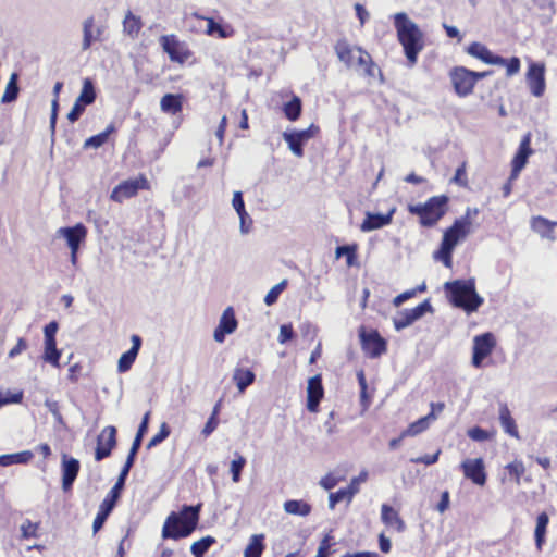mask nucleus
<instances>
[{"label":"nucleus","mask_w":557,"mask_h":557,"mask_svg":"<svg viewBox=\"0 0 557 557\" xmlns=\"http://www.w3.org/2000/svg\"><path fill=\"white\" fill-rule=\"evenodd\" d=\"M397 40L401 45L408 66L418 62L419 54L425 47L424 33L404 12L393 16Z\"/></svg>","instance_id":"nucleus-1"},{"label":"nucleus","mask_w":557,"mask_h":557,"mask_svg":"<svg viewBox=\"0 0 557 557\" xmlns=\"http://www.w3.org/2000/svg\"><path fill=\"white\" fill-rule=\"evenodd\" d=\"M202 505H184L180 512L172 511L162 527V537L180 540L189 536L197 528Z\"/></svg>","instance_id":"nucleus-2"},{"label":"nucleus","mask_w":557,"mask_h":557,"mask_svg":"<svg viewBox=\"0 0 557 557\" xmlns=\"http://www.w3.org/2000/svg\"><path fill=\"white\" fill-rule=\"evenodd\" d=\"M445 289L450 304L471 313L483 304V298L478 295L473 280H456L445 283Z\"/></svg>","instance_id":"nucleus-3"},{"label":"nucleus","mask_w":557,"mask_h":557,"mask_svg":"<svg viewBox=\"0 0 557 557\" xmlns=\"http://www.w3.org/2000/svg\"><path fill=\"white\" fill-rule=\"evenodd\" d=\"M448 203L449 197L443 194L432 196L423 203L408 205L407 210L419 218L422 227H434L447 213Z\"/></svg>","instance_id":"nucleus-4"},{"label":"nucleus","mask_w":557,"mask_h":557,"mask_svg":"<svg viewBox=\"0 0 557 557\" xmlns=\"http://www.w3.org/2000/svg\"><path fill=\"white\" fill-rule=\"evenodd\" d=\"M466 52L485 64L505 66L508 77L518 74L521 69V61L518 57L505 59L500 55H496L484 44L479 41H473L467 46Z\"/></svg>","instance_id":"nucleus-5"},{"label":"nucleus","mask_w":557,"mask_h":557,"mask_svg":"<svg viewBox=\"0 0 557 557\" xmlns=\"http://www.w3.org/2000/svg\"><path fill=\"white\" fill-rule=\"evenodd\" d=\"M492 71L475 72L466 66L458 65L450 69L448 77L454 92L459 98H466L473 94L476 83L491 75Z\"/></svg>","instance_id":"nucleus-6"},{"label":"nucleus","mask_w":557,"mask_h":557,"mask_svg":"<svg viewBox=\"0 0 557 557\" xmlns=\"http://www.w3.org/2000/svg\"><path fill=\"white\" fill-rule=\"evenodd\" d=\"M151 186L146 175L140 173L137 177L126 180L116 185L111 191L110 199L114 202H123L135 197L138 190H150Z\"/></svg>","instance_id":"nucleus-7"},{"label":"nucleus","mask_w":557,"mask_h":557,"mask_svg":"<svg viewBox=\"0 0 557 557\" xmlns=\"http://www.w3.org/2000/svg\"><path fill=\"white\" fill-rule=\"evenodd\" d=\"M160 44L172 62L184 64L193 55V51L188 48L187 44L178 40L174 34L161 36Z\"/></svg>","instance_id":"nucleus-8"},{"label":"nucleus","mask_w":557,"mask_h":557,"mask_svg":"<svg viewBox=\"0 0 557 557\" xmlns=\"http://www.w3.org/2000/svg\"><path fill=\"white\" fill-rule=\"evenodd\" d=\"M359 337L362 351L367 357L374 359L386 352L387 343L377 330L367 332L362 326L359 330Z\"/></svg>","instance_id":"nucleus-9"},{"label":"nucleus","mask_w":557,"mask_h":557,"mask_svg":"<svg viewBox=\"0 0 557 557\" xmlns=\"http://www.w3.org/2000/svg\"><path fill=\"white\" fill-rule=\"evenodd\" d=\"M319 132L320 127L311 124L306 129L283 133V139L296 157L302 158L305 154L304 145H306L311 138L315 137Z\"/></svg>","instance_id":"nucleus-10"},{"label":"nucleus","mask_w":557,"mask_h":557,"mask_svg":"<svg viewBox=\"0 0 557 557\" xmlns=\"http://www.w3.org/2000/svg\"><path fill=\"white\" fill-rule=\"evenodd\" d=\"M496 347V338L493 333L486 332L476 335L473 338L472 360L475 368H481L485 358H487Z\"/></svg>","instance_id":"nucleus-11"},{"label":"nucleus","mask_w":557,"mask_h":557,"mask_svg":"<svg viewBox=\"0 0 557 557\" xmlns=\"http://www.w3.org/2000/svg\"><path fill=\"white\" fill-rule=\"evenodd\" d=\"M117 430L113 425L104 426L98 434L95 448V460L101 461L111 456L112 450L116 447Z\"/></svg>","instance_id":"nucleus-12"},{"label":"nucleus","mask_w":557,"mask_h":557,"mask_svg":"<svg viewBox=\"0 0 557 557\" xmlns=\"http://www.w3.org/2000/svg\"><path fill=\"white\" fill-rule=\"evenodd\" d=\"M546 67L543 62H530L525 73L527 84L534 97H542L546 90L545 82Z\"/></svg>","instance_id":"nucleus-13"},{"label":"nucleus","mask_w":557,"mask_h":557,"mask_svg":"<svg viewBox=\"0 0 557 557\" xmlns=\"http://www.w3.org/2000/svg\"><path fill=\"white\" fill-rule=\"evenodd\" d=\"M532 134L525 133L519 144V147L511 160V172L512 178H518L521 171L525 168L530 156L533 154L534 150L531 148Z\"/></svg>","instance_id":"nucleus-14"},{"label":"nucleus","mask_w":557,"mask_h":557,"mask_svg":"<svg viewBox=\"0 0 557 557\" xmlns=\"http://www.w3.org/2000/svg\"><path fill=\"white\" fill-rule=\"evenodd\" d=\"M58 233L66 239V243L71 249V260L73 263H76L79 245L86 239L87 236L86 226L82 223H77L72 227H61L59 228Z\"/></svg>","instance_id":"nucleus-15"},{"label":"nucleus","mask_w":557,"mask_h":557,"mask_svg":"<svg viewBox=\"0 0 557 557\" xmlns=\"http://www.w3.org/2000/svg\"><path fill=\"white\" fill-rule=\"evenodd\" d=\"M460 469L466 479L473 484L483 486L486 483L487 474L483 458H468L460 463Z\"/></svg>","instance_id":"nucleus-16"},{"label":"nucleus","mask_w":557,"mask_h":557,"mask_svg":"<svg viewBox=\"0 0 557 557\" xmlns=\"http://www.w3.org/2000/svg\"><path fill=\"white\" fill-rule=\"evenodd\" d=\"M433 307L429 299H425L417 307L412 309H406L398 313V317L394 319V326L397 331L403 330L411 325L414 321L420 319L424 313L432 312Z\"/></svg>","instance_id":"nucleus-17"},{"label":"nucleus","mask_w":557,"mask_h":557,"mask_svg":"<svg viewBox=\"0 0 557 557\" xmlns=\"http://www.w3.org/2000/svg\"><path fill=\"white\" fill-rule=\"evenodd\" d=\"M471 230V221L468 216L456 219L450 227H448L443 235L442 243L448 246L458 244L459 240L467 237Z\"/></svg>","instance_id":"nucleus-18"},{"label":"nucleus","mask_w":557,"mask_h":557,"mask_svg":"<svg viewBox=\"0 0 557 557\" xmlns=\"http://www.w3.org/2000/svg\"><path fill=\"white\" fill-rule=\"evenodd\" d=\"M352 69L361 71L362 74L369 78H374L377 74L383 79L381 69L374 62L371 54L362 47L357 49V58Z\"/></svg>","instance_id":"nucleus-19"},{"label":"nucleus","mask_w":557,"mask_h":557,"mask_svg":"<svg viewBox=\"0 0 557 557\" xmlns=\"http://www.w3.org/2000/svg\"><path fill=\"white\" fill-rule=\"evenodd\" d=\"M81 469L79 461L67 455L62 456V490L69 492L72 490Z\"/></svg>","instance_id":"nucleus-20"},{"label":"nucleus","mask_w":557,"mask_h":557,"mask_svg":"<svg viewBox=\"0 0 557 557\" xmlns=\"http://www.w3.org/2000/svg\"><path fill=\"white\" fill-rule=\"evenodd\" d=\"M395 212V207L389 209L386 214L367 212L366 218L360 225V230L362 232H370L389 225L393 221Z\"/></svg>","instance_id":"nucleus-21"},{"label":"nucleus","mask_w":557,"mask_h":557,"mask_svg":"<svg viewBox=\"0 0 557 557\" xmlns=\"http://www.w3.org/2000/svg\"><path fill=\"white\" fill-rule=\"evenodd\" d=\"M358 48L361 47L349 44L346 38L338 39L334 45V51L337 59L344 63L347 69H352L355 66Z\"/></svg>","instance_id":"nucleus-22"},{"label":"nucleus","mask_w":557,"mask_h":557,"mask_svg":"<svg viewBox=\"0 0 557 557\" xmlns=\"http://www.w3.org/2000/svg\"><path fill=\"white\" fill-rule=\"evenodd\" d=\"M324 396V389L322 386V379L320 375L311 377L308 382L307 387V409L310 412H317L321 399Z\"/></svg>","instance_id":"nucleus-23"},{"label":"nucleus","mask_w":557,"mask_h":557,"mask_svg":"<svg viewBox=\"0 0 557 557\" xmlns=\"http://www.w3.org/2000/svg\"><path fill=\"white\" fill-rule=\"evenodd\" d=\"M237 327V320L232 307L224 310L218 327L214 330L213 337L216 342L222 343L226 334L233 333Z\"/></svg>","instance_id":"nucleus-24"},{"label":"nucleus","mask_w":557,"mask_h":557,"mask_svg":"<svg viewBox=\"0 0 557 557\" xmlns=\"http://www.w3.org/2000/svg\"><path fill=\"white\" fill-rule=\"evenodd\" d=\"M381 521L386 528L394 529L398 533L406 530V523L398 510L388 504H382L381 506Z\"/></svg>","instance_id":"nucleus-25"},{"label":"nucleus","mask_w":557,"mask_h":557,"mask_svg":"<svg viewBox=\"0 0 557 557\" xmlns=\"http://www.w3.org/2000/svg\"><path fill=\"white\" fill-rule=\"evenodd\" d=\"M131 341L132 347L127 351L122 354V356L119 359L117 371L120 373H125L132 368L139 352L141 346V337L137 334H134L132 335Z\"/></svg>","instance_id":"nucleus-26"},{"label":"nucleus","mask_w":557,"mask_h":557,"mask_svg":"<svg viewBox=\"0 0 557 557\" xmlns=\"http://www.w3.org/2000/svg\"><path fill=\"white\" fill-rule=\"evenodd\" d=\"M498 419L506 434L517 440L520 438V433L516 420L513 419L509 407L505 403L499 404Z\"/></svg>","instance_id":"nucleus-27"},{"label":"nucleus","mask_w":557,"mask_h":557,"mask_svg":"<svg viewBox=\"0 0 557 557\" xmlns=\"http://www.w3.org/2000/svg\"><path fill=\"white\" fill-rule=\"evenodd\" d=\"M531 228L540 236L548 239H555L554 230L557 222L550 221L544 216L537 215L531 219Z\"/></svg>","instance_id":"nucleus-28"},{"label":"nucleus","mask_w":557,"mask_h":557,"mask_svg":"<svg viewBox=\"0 0 557 557\" xmlns=\"http://www.w3.org/2000/svg\"><path fill=\"white\" fill-rule=\"evenodd\" d=\"M505 474L500 479L503 483L506 481L513 482L516 485L521 484V478L525 473V466L521 459H515L504 467Z\"/></svg>","instance_id":"nucleus-29"},{"label":"nucleus","mask_w":557,"mask_h":557,"mask_svg":"<svg viewBox=\"0 0 557 557\" xmlns=\"http://www.w3.org/2000/svg\"><path fill=\"white\" fill-rule=\"evenodd\" d=\"M95 18L89 16L85 20L83 24V50H87L91 47V44L96 40H99L102 35V29L100 27L94 30Z\"/></svg>","instance_id":"nucleus-30"},{"label":"nucleus","mask_w":557,"mask_h":557,"mask_svg":"<svg viewBox=\"0 0 557 557\" xmlns=\"http://www.w3.org/2000/svg\"><path fill=\"white\" fill-rule=\"evenodd\" d=\"M264 550L265 535L263 533L253 534L244 549V557H262Z\"/></svg>","instance_id":"nucleus-31"},{"label":"nucleus","mask_w":557,"mask_h":557,"mask_svg":"<svg viewBox=\"0 0 557 557\" xmlns=\"http://www.w3.org/2000/svg\"><path fill=\"white\" fill-rule=\"evenodd\" d=\"M549 523V517L546 512H541L536 517V525L534 530L535 545L539 550H542L543 545L546 542L547 527Z\"/></svg>","instance_id":"nucleus-32"},{"label":"nucleus","mask_w":557,"mask_h":557,"mask_svg":"<svg viewBox=\"0 0 557 557\" xmlns=\"http://www.w3.org/2000/svg\"><path fill=\"white\" fill-rule=\"evenodd\" d=\"M233 380L236 383L238 391L243 393L249 385L255 382L256 375L249 369L236 368L234 370Z\"/></svg>","instance_id":"nucleus-33"},{"label":"nucleus","mask_w":557,"mask_h":557,"mask_svg":"<svg viewBox=\"0 0 557 557\" xmlns=\"http://www.w3.org/2000/svg\"><path fill=\"white\" fill-rule=\"evenodd\" d=\"M141 28H143L141 18L139 16L134 15L132 13V11H128L125 14V17L123 20L124 33L132 38H136V37H138Z\"/></svg>","instance_id":"nucleus-34"},{"label":"nucleus","mask_w":557,"mask_h":557,"mask_svg":"<svg viewBox=\"0 0 557 557\" xmlns=\"http://www.w3.org/2000/svg\"><path fill=\"white\" fill-rule=\"evenodd\" d=\"M115 132H116V127H115L114 123H110L103 132L87 138L84 143V148L97 149V148L101 147L102 145H104L108 141L109 136L114 134Z\"/></svg>","instance_id":"nucleus-35"},{"label":"nucleus","mask_w":557,"mask_h":557,"mask_svg":"<svg viewBox=\"0 0 557 557\" xmlns=\"http://www.w3.org/2000/svg\"><path fill=\"white\" fill-rule=\"evenodd\" d=\"M160 107L163 112L176 114L183 109L181 95L166 94L161 98Z\"/></svg>","instance_id":"nucleus-36"},{"label":"nucleus","mask_w":557,"mask_h":557,"mask_svg":"<svg viewBox=\"0 0 557 557\" xmlns=\"http://www.w3.org/2000/svg\"><path fill=\"white\" fill-rule=\"evenodd\" d=\"M430 420H435V416H433V413H429L410 423L408 428L401 432V437L417 436L424 432L429 428Z\"/></svg>","instance_id":"nucleus-37"},{"label":"nucleus","mask_w":557,"mask_h":557,"mask_svg":"<svg viewBox=\"0 0 557 557\" xmlns=\"http://www.w3.org/2000/svg\"><path fill=\"white\" fill-rule=\"evenodd\" d=\"M311 509V505L301 499H290L284 503V510L289 515L306 517Z\"/></svg>","instance_id":"nucleus-38"},{"label":"nucleus","mask_w":557,"mask_h":557,"mask_svg":"<svg viewBox=\"0 0 557 557\" xmlns=\"http://www.w3.org/2000/svg\"><path fill=\"white\" fill-rule=\"evenodd\" d=\"M302 111V103L298 96H293L292 100L284 103L283 106V112L287 120L294 122L297 121Z\"/></svg>","instance_id":"nucleus-39"},{"label":"nucleus","mask_w":557,"mask_h":557,"mask_svg":"<svg viewBox=\"0 0 557 557\" xmlns=\"http://www.w3.org/2000/svg\"><path fill=\"white\" fill-rule=\"evenodd\" d=\"M34 457L33 453L29 450L16 453V454H8L0 456V466L9 467L11 465L16 463H27Z\"/></svg>","instance_id":"nucleus-40"},{"label":"nucleus","mask_w":557,"mask_h":557,"mask_svg":"<svg viewBox=\"0 0 557 557\" xmlns=\"http://www.w3.org/2000/svg\"><path fill=\"white\" fill-rule=\"evenodd\" d=\"M42 359L55 368H60L61 350L57 347V342H45Z\"/></svg>","instance_id":"nucleus-41"},{"label":"nucleus","mask_w":557,"mask_h":557,"mask_svg":"<svg viewBox=\"0 0 557 557\" xmlns=\"http://www.w3.org/2000/svg\"><path fill=\"white\" fill-rule=\"evenodd\" d=\"M96 97L97 94L92 81L90 78H85L83 81L82 90L76 100L85 106H89L95 102Z\"/></svg>","instance_id":"nucleus-42"},{"label":"nucleus","mask_w":557,"mask_h":557,"mask_svg":"<svg viewBox=\"0 0 557 557\" xmlns=\"http://www.w3.org/2000/svg\"><path fill=\"white\" fill-rule=\"evenodd\" d=\"M126 478L127 476L125 474H122V473L119 474V478H117L115 484L113 485V487L110 490V492L107 494V496L102 500L103 503L110 504V506L115 507L116 502L119 500L121 493L124 488Z\"/></svg>","instance_id":"nucleus-43"},{"label":"nucleus","mask_w":557,"mask_h":557,"mask_svg":"<svg viewBox=\"0 0 557 557\" xmlns=\"http://www.w3.org/2000/svg\"><path fill=\"white\" fill-rule=\"evenodd\" d=\"M215 542L216 541L213 536L207 535L194 542L190 546V552L195 557H203V555Z\"/></svg>","instance_id":"nucleus-44"},{"label":"nucleus","mask_w":557,"mask_h":557,"mask_svg":"<svg viewBox=\"0 0 557 557\" xmlns=\"http://www.w3.org/2000/svg\"><path fill=\"white\" fill-rule=\"evenodd\" d=\"M17 74L13 73L5 86L4 92L1 97L2 103H9L14 101L18 96V86H17Z\"/></svg>","instance_id":"nucleus-45"},{"label":"nucleus","mask_w":557,"mask_h":557,"mask_svg":"<svg viewBox=\"0 0 557 557\" xmlns=\"http://www.w3.org/2000/svg\"><path fill=\"white\" fill-rule=\"evenodd\" d=\"M113 508L114 507L110 506V504H106L103 502L100 504L92 523V531L95 534L102 528Z\"/></svg>","instance_id":"nucleus-46"},{"label":"nucleus","mask_w":557,"mask_h":557,"mask_svg":"<svg viewBox=\"0 0 557 557\" xmlns=\"http://www.w3.org/2000/svg\"><path fill=\"white\" fill-rule=\"evenodd\" d=\"M336 258H341L343 256L346 257V264L351 267L356 263L357 259V245H345L338 246L335 250Z\"/></svg>","instance_id":"nucleus-47"},{"label":"nucleus","mask_w":557,"mask_h":557,"mask_svg":"<svg viewBox=\"0 0 557 557\" xmlns=\"http://www.w3.org/2000/svg\"><path fill=\"white\" fill-rule=\"evenodd\" d=\"M207 21L206 33L210 36L216 35L219 38H227L231 36V32H227L222 25L216 23L212 17H202Z\"/></svg>","instance_id":"nucleus-48"},{"label":"nucleus","mask_w":557,"mask_h":557,"mask_svg":"<svg viewBox=\"0 0 557 557\" xmlns=\"http://www.w3.org/2000/svg\"><path fill=\"white\" fill-rule=\"evenodd\" d=\"M468 436L475 442H485L494 438L495 431H486L480 426H473L467 431Z\"/></svg>","instance_id":"nucleus-49"},{"label":"nucleus","mask_w":557,"mask_h":557,"mask_svg":"<svg viewBox=\"0 0 557 557\" xmlns=\"http://www.w3.org/2000/svg\"><path fill=\"white\" fill-rule=\"evenodd\" d=\"M236 458L231 462V473L232 480L234 483H238L240 481V474L243 469L246 466V458L239 453H235Z\"/></svg>","instance_id":"nucleus-50"},{"label":"nucleus","mask_w":557,"mask_h":557,"mask_svg":"<svg viewBox=\"0 0 557 557\" xmlns=\"http://www.w3.org/2000/svg\"><path fill=\"white\" fill-rule=\"evenodd\" d=\"M287 284H288V281L287 280H283L282 282H280L278 284L274 285L269 292L268 294L265 295L264 297V302L267 306H272L274 305L280 295L283 293V290L287 287Z\"/></svg>","instance_id":"nucleus-51"},{"label":"nucleus","mask_w":557,"mask_h":557,"mask_svg":"<svg viewBox=\"0 0 557 557\" xmlns=\"http://www.w3.org/2000/svg\"><path fill=\"white\" fill-rule=\"evenodd\" d=\"M425 290V285H420L416 288H412V289H409V290H405L404 293L397 295L394 299H393V305L395 307H399L400 305H403L405 301L411 299L412 297H414L417 295V293H423Z\"/></svg>","instance_id":"nucleus-52"},{"label":"nucleus","mask_w":557,"mask_h":557,"mask_svg":"<svg viewBox=\"0 0 557 557\" xmlns=\"http://www.w3.org/2000/svg\"><path fill=\"white\" fill-rule=\"evenodd\" d=\"M171 433V430L168 425V423L163 422L160 426V430L158 431L157 434H154L149 443L147 444V448L150 449L157 445H159L160 443H162Z\"/></svg>","instance_id":"nucleus-53"},{"label":"nucleus","mask_w":557,"mask_h":557,"mask_svg":"<svg viewBox=\"0 0 557 557\" xmlns=\"http://www.w3.org/2000/svg\"><path fill=\"white\" fill-rule=\"evenodd\" d=\"M354 493H355V491H350L347 488H341L335 493H331L330 497H329L330 507L334 508L337 503L342 502L345 498L350 499L352 497Z\"/></svg>","instance_id":"nucleus-54"},{"label":"nucleus","mask_w":557,"mask_h":557,"mask_svg":"<svg viewBox=\"0 0 557 557\" xmlns=\"http://www.w3.org/2000/svg\"><path fill=\"white\" fill-rule=\"evenodd\" d=\"M467 163L462 162L456 170V173L454 177L451 178V182L455 184L466 187L468 185V178H467Z\"/></svg>","instance_id":"nucleus-55"},{"label":"nucleus","mask_w":557,"mask_h":557,"mask_svg":"<svg viewBox=\"0 0 557 557\" xmlns=\"http://www.w3.org/2000/svg\"><path fill=\"white\" fill-rule=\"evenodd\" d=\"M38 524L33 523L30 520H26L21 525V532L23 539H29L37 536Z\"/></svg>","instance_id":"nucleus-56"},{"label":"nucleus","mask_w":557,"mask_h":557,"mask_svg":"<svg viewBox=\"0 0 557 557\" xmlns=\"http://www.w3.org/2000/svg\"><path fill=\"white\" fill-rule=\"evenodd\" d=\"M332 536L330 534L325 535L320 542L318 553L315 557H330L331 555V546H332Z\"/></svg>","instance_id":"nucleus-57"},{"label":"nucleus","mask_w":557,"mask_h":557,"mask_svg":"<svg viewBox=\"0 0 557 557\" xmlns=\"http://www.w3.org/2000/svg\"><path fill=\"white\" fill-rule=\"evenodd\" d=\"M454 246H448L445 243H441L440 248V257L442 261L444 262L445 267L450 268L451 267V255L454 251Z\"/></svg>","instance_id":"nucleus-58"},{"label":"nucleus","mask_w":557,"mask_h":557,"mask_svg":"<svg viewBox=\"0 0 557 557\" xmlns=\"http://www.w3.org/2000/svg\"><path fill=\"white\" fill-rule=\"evenodd\" d=\"M86 107L87 106L75 100L74 106L72 107L71 111L67 113V120L71 123L76 122L81 117V115L84 113Z\"/></svg>","instance_id":"nucleus-59"},{"label":"nucleus","mask_w":557,"mask_h":557,"mask_svg":"<svg viewBox=\"0 0 557 557\" xmlns=\"http://www.w3.org/2000/svg\"><path fill=\"white\" fill-rule=\"evenodd\" d=\"M59 329L57 321H51L44 329L45 342H57L55 335Z\"/></svg>","instance_id":"nucleus-60"},{"label":"nucleus","mask_w":557,"mask_h":557,"mask_svg":"<svg viewBox=\"0 0 557 557\" xmlns=\"http://www.w3.org/2000/svg\"><path fill=\"white\" fill-rule=\"evenodd\" d=\"M294 337V330L292 324H283L280 327L278 341L280 343H285L290 341Z\"/></svg>","instance_id":"nucleus-61"},{"label":"nucleus","mask_w":557,"mask_h":557,"mask_svg":"<svg viewBox=\"0 0 557 557\" xmlns=\"http://www.w3.org/2000/svg\"><path fill=\"white\" fill-rule=\"evenodd\" d=\"M338 479L333 473L325 474L321 481L320 484L325 490H332L338 484Z\"/></svg>","instance_id":"nucleus-62"},{"label":"nucleus","mask_w":557,"mask_h":557,"mask_svg":"<svg viewBox=\"0 0 557 557\" xmlns=\"http://www.w3.org/2000/svg\"><path fill=\"white\" fill-rule=\"evenodd\" d=\"M27 349V342L21 337L17 339V343L15 346L9 351L8 356L9 358H15L20 354H22L24 350Z\"/></svg>","instance_id":"nucleus-63"},{"label":"nucleus","mask_w":557,"mask_h":557,"mask_svg":"<svg viewBox=\"0 0 557 557\" xmlns=\"http://www.w3.org/2000/svg\"><path fill=\"white\" fill-rule=\"evenodd\" d=\"M219 425V418L210 416L207 423L205 424L202 429V435L205 437H208Z\"/></svg>","instance_id":"nucleus-64"}]
</instances>
